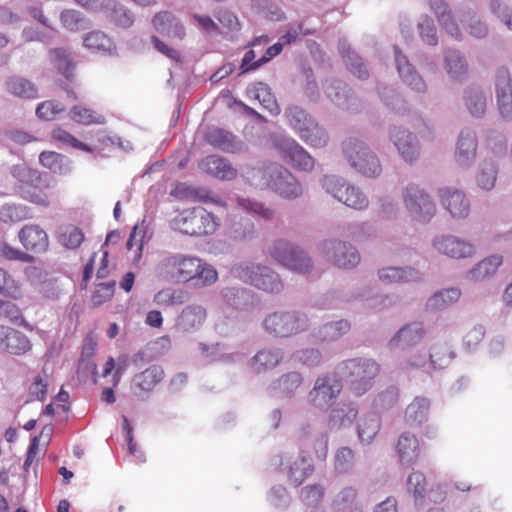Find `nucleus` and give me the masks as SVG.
Masks as SVG:
<instances>
[{
    "mask_svg": "<svg viewBox=\"0 0 512 512\" xmlns=\"http://www.w3.org/2000/svg\"><path fill=\"white\" fill-rule=\"evenodd\" d=\"M161 273L169 280L190 284L194 288L213 285L218 279L216 269L200 257L188 254H171L160 263Z\"/></svg>",
    "mask_w": 512,
    "mask_h": 512,
    "instance_id": "1",
    "label": "nucleus"
},
{
    "mask_svg": "<svg viewBox=\"0 0 512 512\" xmlns=\"http://www.w3.org/2000/svg\"><path fill=\"white\" fill-rule=\"evenodd\" d=\"M13 176L16 178V189L20 197L34 205L48 207L51 204V197L48 190L51 188V181L36 169L26 166H16L13 169Z\"/></svg>",
    "mask_w": 512,
    "mask_h": 512,
    "instance_id": "2",
    "label": "nucleus"
},
{
    "mask_svg": "<svg viewBox=\"0 0 512 512\" xmlns=\"http://www.w3.org/2000/svg\"><path fill=\"white\" fill-rule=\"evenodd\" d=\"M174 229L179 232L202 237L213 235L220 226V219L201 206L183 209L173 219Z\"/></svg>",
    "mask_w": 512,
    "mask_h": 512,
    "instance_id": "3",
    "label": "nucleus"
},
{
    "mask_svg": "<svg viewBox=\"0 0 512 512\" xmlns=\"http://www.w3.org/2000/svg\"><path fill=\"white\" fill-rule=\"evenodd\" d=\"M340 375L346 379L349 389L356 396H361L372 387L373 379L380 367L372 359H349L339 367Z\"/></svg>",
    "mask_w": 512,
    "mask_h": 512,
    "instance_id": "4",
    "label": "nucleus"
},
{
    "mask_svg": "<svg viewBox=\"0 0 512 512\" xmlns=\"http://www.w3.org/2000/svg\"><path fill=\"white\" fill-rule=\"evenodd\" d=\"M268 253L276 262L292 271L307 273L312 268V262L307 253L288 240H275L269 246Z\"/></svg>",
    "mask_w": 512,
    "mask_h": 512,
    "instance_id": "5",
    "label": "nucleus"
},
{
    "mask_svg": "<svg viewBox=\"0 0 512 512\" xmlns=\"http://www.w3.org/2000/svg\"><path fill=\"white\" fill-rule=\"evenodd\" d=\"M289 124L299 137L312 147H324L328 137L323 128L316 123L303 109L298 106L289 107L286 112Z\"/></svg>",
    "mask_w": 512,
    "mask_h": 512,
    "instance_id": "6",
    "label": "nucleus"
},
{
    "mask_svg": "<svg viewBox=\"0 0 512 512\" xmlns=\"http://www.w3.org/2000/svg\"><path fill=\"white\" fill-rule=\"evenodd\" d=\"M344 154L350 165L366 177H377L382 172L378 157L363 142L348 139L343 143Z\"/></svg>",
    "mask_w": 512,
    "mask_h": 512,
    "instance_id": "7",
    "label": "nucleus"
},
{
    "mask_svg": "<svg viewBox=\"0 0 512 512\" xmlns=\"http://www.w3.org/2000/svg\"><path fill=\"white\" fill-rule=\"evenodd\" d=\"M265 330L280 337H288L306 330L309 326L306 315L296 311H276L263 321Z\"/></svg>",
    "mask_w": 512,
    "mask_h": 512,
    "instance_id": "8",
    "label": "nucleus"
},
{
    "mask_svg": "<svg viewBox=\"0 0 512 512\" xmlns=\"http://www.w3.org/2000/svg\"><path fill=\"white\" fill-rule=\"evenodd\" d=\"M403 202L411 217L423 223L429 222L436 212L431 197L419 186L411 184L403 191Z\"/></svg>",
    "mask_w": 512,
    "mask_h": 512,
    "instance_id": "9",
    "label": "nucleus"
},
{
    "mask_svg": "<svg viewBox=\"0 0 512 512\" xmlns=\"http://www.w3.org/2000/svg\"><path fill=\"white\" fill-rule=\"evenodd\" d=\"M323 186L328 193L348 207L361 210L368 206V199L364 193L336 176H325Z\"/></svg>",
    "mask_w": 512,
    "mask_h": 512,
    "instance_id": "10",
    "label": "nucleus"
},
{
    "mask_svg": "<svg viewBox=\"0 0 512 512\" xmlns=\"http://www.w3.org/2000/svg\"><path fill=\"white\" fill-rule=\"evenodd\" d=\"M237 272L241 279L264 291L277 293L282 289L279 276L267 267L252 264L240 266Z\"/></svg>",
    "mask_w": 512,
    "mask_h": 512,
    "instance_id": "11",
    "label": "nucleus"
},
{
    "mask_svg": "<svg viewBox=\"0 0 512 512\" xmlns=\"http://www.w3.org/2000/svg\"><path fill=\"white\" fill-rule=\"evenodd\" d=\"M18 240L25 252L43 255L49 251L50 239L48 233L39 224H26L18 231Z\"/></svg>",
    "mask_w": 512,
    "mask_h": 512,
    "instance_id": "12",
    "label": "nucleus"
},
{
    "mask_svg": "<svg viewBox=\"0 0 512 512\" xmlns=\"http://www.w3.org/2000/svg\"><path fill=\"white\" fill-rule=\"evenodd\" d=\"M275 146L281 157L294 168L302 171H311L314 167V159L295 140L290 138L279 139Z\"/></svg>",
    "mask_w": 512,
    "mask_h": 512,
    "instance_id": "13",
    "label": "nucleus"
},
{
    "mask_svg": "<svg viewBox=\"0 0 512 512\" xmlns=\"http://www.w3.org/2000/svg\"><path fill=\"white\" fill-rule=\"evenodd\" d=\"M342 390V384L335 375L317 378L314 388L309 392V401L316 407L328 406Z\"/></svg>",
    "mask_w": 512,
    "mask_h": 512,
    "instance_id": "14",
    "label": "nucleus"
},
{
    "mask_svg": "<svg viewBox=\"0 0 512 512\" xmlns=\"http://www.w3.org/2000/svg\"><path fill=\"white\" fill-rule=\"evenodd\" d=\"M281 466L289 483L295 487L300 486L314 471L311 457L304 453L282 460Z\"/></svg>",
    "mask_w": 512,
    "mask_h": 512,
    "instance_id": "15",
    "label": "nucleus"
},
{
    "mask_svg": "<svg viewBox=\"0 0 512 512\" xmlns=\"http://www.w3.org/2000/svg\"><path fill=\"white\" fill-rule=\"evenodd\" d=\"M496 99L500 115L504 119L512 118V82L506 68H500L496 74Z\"/></svg>",
    "mask_w": 512,
    "mask_h": 512,
    "instance_id": "16",
    "label": "nucleus"
},
{
    "mask_svg": "<svg viewBox=\"0 0 512 512\" xmlns=\"http://www.w3.org/2000/svg\"><path fill=\"white\" fill-rule=\"evenodd\" d=\"M328 256L340 268H353L360 262L358 251L350 244L340 241H327L324 243Z\"/></svg>",
    "mask_w": 512,
    "mask_h": 512,
    "instance_id": "17",
    "label": "nucleus"
},
{
    "mask_svg": "<svg viewBox=\"0 0 512 512\" xmlns=\"http://www.w3.org/2000/svg\"><path fill=\"white\" fill-rule=\"evenodd\" d=\"M279 164L269 162L248 167L244 170L243 176L247 183L260 189L271 188L279 169Z\"/></svg>",
    "mask_w": 512,
    "mask_h": 512,
    "instance_id": "18",
    "label": "nucleus"
},
{
    "mask_svg": "<svg viewBox=\"0 0 512 512\" xmlns=\"http://www.w3.org/2000/svg\"><path fill=\"white\" fill-rule=\"evenodd\" d=\"M395 450L399 463L407 467L415 465L421 454L419 440L416 435L410 432L400 434Z\"/></svg>",
    "mask_w": 512,
    "mask_h": 512,
    "instance_id": "19",
    "label": "nucleus"
},
{
    "mask_svg": "<svg viewBox=\"0 0 512 512\" xmlns=\"http://www.w3.org/2000/svg\"><path fill=\"white\" fill-rule=\"evenodd\" d=\"M207 318V310L200 304L185 306L176 319V328L182 332H192L199 329Z\"/></svg>",
    "mask_w": 512,
    "mask_h": 512,
    "instance_id": "20",
    "label": "nucleus"
},
{
    "mask_svg": "<svg viewBox=\"0 0 512 512\" xmlns=\"http://www.w3.org/2000/svg\"><path fill=\"white\" fill-rule=\"evenodd\" d=\"M441 202L453 218H465L470 211V203L464 193L459 190L443 188L439 190Z\"/></svg>",
    "mask_w": 512,
    "mask_h": 512,
    "instance_id": "21",
    "label": "nucleus"
},
{
    "mask_svg": "<svg viewBox=\"0 0 512 512\" xmlns=\"http://www.w3.org/2000/svg\"><path fill=\"white\" fill-rule=\"evenodd\" d=\"M434 248L451 258H465L473 254V246L469 242L454 236H441L433 241Z\"/></svg>",
    "mask_w": 512,
    "mask_h": 512,
    "instance_id": "22",
    "label": "nucleus"
},
{
    "mask_svg": "<svg viewBox=\"0 0 512 512\" xmlns=\"http://www.w3.org/2000/svg\"><path fill=\"white\" fill-rule=\"evenodd\" d=\"M200 166L206 173L224 181H231L238 174L237 169L227 159L216 155L205 157Z\"/></svg>",
    "mask_w": 512,
    "mask_h": 512,
    "instance_id": "23",
    "label": "nucleus"
},
{
    "mask_svg": "<svg viewBox=\"0 0 512 512\" xmlns=\"http://www.w3.org/2000/svg\"><path fill=\"white\" fill-rule=\"evenodd\" d=\"M270 189L288 199L296 198L302 194V188L299 182L282 166H280Z\"/></svg>",
    "mask_w": 512,
    "mask_h": 512,
    "instance_id": "24",
    "label": "nucleus"
},
{
    "mask_svg": "<svg viewBox=\"0 0 512 512\" xmlns=\"http://www.w3.org/2000/svg\"><path fill=\"white\" fill-rule=\"evenodd\" d=\"M391 138L402 158L412 163L419 156V146L412 134L406 130L393 129Z\"/></svg>",
    "mask_w": 512,
    "mask_h": 512,
    "instance_id": "25",
    "label": "nucleus"
},
{
    "mask_svg": "<svg viewBox=\"0 0 512 512\" xmlns=\"http://www.w3.org/2000/svg\"><path fill=\"white\" fill-rule=\"evenodd\" d=\"M425 329L421 322H412L403 326L390 340L391 346L411 347L422 341Z\"/></svg>",
    "mask_w": 512,
    "mask_h": 512,
    "instance_id": "26",
    "label": "nucleus"
},
{
    "mask_svg": "<svg viewBox=\"0 0 512 512\" xmlns=\"http://www.w3.org/2000/svg\"><path fill=\"white\" fill-rule=\"evenodd\" d=\"M101 8L105 9L109 20L119 28L127 29L134 23L135 17L133 13L114 0L102 3Z\"/></svg>",
    "mask_w": 512,
    "mask_h": 512,
    "instance_id": "27",
    "label": "nucleus"
},
{
    "mask_svg": "<svg viewBox=\"0 0 512 512\" xmlns=\"http://www.w3.org/2000/svg\"><path fill=\"white\" fill-rule=\"evenodd\" d=\"M6 90L9 94L21 99H36L38 89L30 80L21 76H10L5 81Z\"/></svg>",
    "mask_w": 512,
    "mask_h": 512,
    "instance_id": "28",
    "label": "nucleus"
},
{
    "mask_svg": "<svg viewBox=\"0 0 512 512\" xmlns=\"http://www.w3.org/2000/svg\"><path fill=\"white\" fill-rule=\"evenodd\" d=\"M204 140L211 146L226 152H234L237 148L236 137L219 127L208 128Z\"/></svg>",
    "mask_w": 512,
    "mask_h": 512,
    "instance_id": "29",
    "label": "nucleus"
},
{
    "mask_svg": "<svg viewBox=\"0 0 512 512\" xmlns=\"http://www.w3.org/2000/svg\"><path fill=\"white\" fill-rule=\"evenodd\" d=\"M395 58L398 72L403 80L411 86L412 89L418 92L424 91L425 83L423 79L415 72L406 56L403 55L397 47H395Z\"/></svg>",
    "mask_w": 512,
    "mask_h": 512,
    "instance_id": "30",
    "label": "nucleus"
},
{
    "mask_svg": "<svg viewBox=\"0 0 512 512\" xmlns=\"http://www.w3.org/2000/svg\"><path fill=\"white\" fill-rule=\"evenodd\" d=\"M49 58L54 68L68 81H74L76 65L70 54L63 48L49 51Z\"/></svg>",
    "mask_w": 512,
    "mask_h": 512,
    "instance_id": "31",
    "label": "nucleus"
},
{
    "mask_svg": "<svg viewBox=\"0 0 512 512\" xmlns=\"http://www.w3.org/2000/svg\"><path fill=\"white\" fill-rule=\"evenodd\" d=\"M429 401L424 397H416L407 406L404 414L406 424L411 427L420 426L428 418Z\"/></svg>",
    "mask_w": 512,
    "mask_h": 512,
    "instance_id": "32",
    "label": "nucleus"
},
{
    "mask_svg": "<svg viewBox=\"0 0 512 512\" xmlns=\"http://www.w3.org/2000/svg\"><path fill=\"white\" fill-rule=\"evenodd\" d=\"M56 239L61 246L73 250L84 241V233L74 224H62L57 229Z\"/></svg>",
    "mask_w": 512,
    "mask_h": 512,
    "instance_id": "33",
    "label": "nucleus"
},
{
    "mask_svg": "<svg viewBox=\"0 0 512 512\" xmlns=\"http://www.w3.org/2000/svg\"><path fill=\"white\" fill-rule=\"evenodd\" d=\"M428 481L420 470H413L407 477V490L412 495L416 505H424L427 497Z\"/></svg>",
    "mask_w": 512,
    "mask_h": 512,
    "instance_id": "34",
    "label": "nucleus"
},
{
    "mask_svg": "<svg viewBox=\"0 0 512 512\" xmlns=\"http://www.w3.org/2000/svg\"><path fill=\"white\" fill-rule=\"evenodd\" d=\"M163 376V369L158 365H152L135 375L134 386L142 392L149 393L163 379Z\"/></svg>",
    "mask_w": 512,
    "mask_h": 512,
    "instance_id": "35",
    "label": "nucleus"
},
{
    "mask_svg": "<svg viewBox=\"0 0 512 512\" xmlns=\"http://www.w3.org/2000/svg\"><path fill=\"white\" fill-rule=\"evenodd\" d=\"M379 279L384 284L403 283L416 281L420 278L419 272L413 268L403 269L398 267H386L378 271Z\"/></svg>",
    "mask_w": 512,
    "mask_h": 512,
    "instance_id": "36",
    "label": "nucleus"
},
{
    "mask_svg": "<svg viewBox=\"0 0 512 512\" xmlns=\"http://www.w3.org/2000/svg\"><path fill=\"white\" fill-rule=\"evenodd\" d=\"M68 116L73 122L80 125H101L106 122L101 113L83 105H74L69 110Z\"/></svg>",
    "mask_w": 512,
    "mask_h": 512,
    "instance_id": "37",
    "label": "nucleus"
},
{
    "mask_svg": "<svg viewBox=\"0 0 512 512\" xmlns=\"http://www.w3.org/2000/svg\"><path fill=\"white\" fill-rule=\"evenodd\" d=\"M477 140L474 133L462 132L459 136L456 158L461 165H467L476 154Z\"/></svg>",
    "mask_w": 512,
    "mask_h": 512,
    "instance_id": "38",
    "label": "nucleus"
},
{
    "mask_svg": "<svg viewBox=\"0 0 512 512\" xmlns=\"http://www.w3.org/2000/svg\"><path fill=\"white\" fill-rule=\"evenodd\" d=\"M190 298L188 291L183 288H164L154 295V302L161 307L182 305Z\"/></svg>",
    "mask_w": 512,
    "mask_h": 512,
    "instance_id": "39",
    "label": "nucleus"
},
{
    "mask_svg": "<svg viewBox=\"0 0 512 512\" xmlns=\"http://www.w3.org/2000/svg\"><path fill=\"white\" fill-rule=\"evenodd\" d=\"M282 358L283 354L279 349H262L252 358L251 365L256 372H262L277 366Z\"/></svg>",
    "mask_w": 512,
    "mask_h": 512,
    "instance_id": "40",
    "label": "nucleus"
},
{
    "mask_svg": "<svg viewBox=\"0 0 512 512\" xmlns=\"http://www.w3.org/2000/svg\"><path fill=\"white\" fill-rule=\"evenodd\" d=\"M351 325L347 320L332 321L321 326L317 331V338L322 342L336 341L348 333Z\"/></svg>",
    "mask_w": 512,
    "mask_h": 512,
    "instance_id": "41",
    "label": "nucleus"
},
{
    "mask_svg": "<svg viewBox=\"0 0 512 512\" xmlns=\"http://www.w3.org/2000/svg\"><path fill=\"white\" fill-rule=\"evenodd\" d=\"M83 45L87 49L98 52L111 53L115 50V46L111 38L99 30L91 31L85 34L83 38Z\"/></svg>",
    "mask_w": 512,
    "mask_h": 512,
    "instance_id": "42",
    "label": "nucleus"
},
{
    "mask_svg": "<svg viewBox=\"0 0 512 512\" xmlns=\"http://www.w3.org/2000/svg\"><path fill=\"white\" fill-rule=\"evenodd\" d=\"M39 163L55 174H67L70 167L65 156L55 151H43L39 155Z\"/></svg>",
    "mask_w": 512,
    "mask_h": 512,
    "instance_id": "43",
    "label": "nucleus"
},
{
    "mask_svg": "<svg viewBox=\"0 0 512 512\" xmlns=\"http://www.w3.org/2000/svg\"><path fill=\"white\" fill-rule=\"evenodd\" d=\"M336 505L348 512H363V506L358 501V492L355 487H344L336 496Z\"/></svg>",
    "mask_w": 512,
    "mask_h": 512,
    "instance_id": "44",
    "label": "nucleus"
},
{
    "mask_svg": "<svg viewBox=\"0 0 512 512\" xmlns=\"http://www.w3.org/2000/svg\"><path fill=\"white\" fill-rule=\"evenodd\" d=\"M502 263V257L492 255L479 262L471 271V277L476 281L484 280L493 275Z\"/></svg>",
    "mask_w": 512,
    "mask_h": 512,
    "instance_id": "45",
    "label": "nucleus"
},
{
    "mask_svg": "<svg viewBox=\"0 0 512 512\" xmlns=\"http://www.w3.org/2000/svg\"><path fill=\"white\" fill-rule=\"evenodd\" d=\"M357 413V409L352 404H343L332 410L329 423L334 428L350 425L355 420Z\"/></svg>",
    "mask_w": 512,
    "mask_h": 512,
    "instance_id": "46",
    "label": "nucleus"
},
{
    "mask_svg": "<svg viewBox=\"0 0 512 512\" xmlns=\"http://www.w3.org/2000/svg\"><path fill=\"white\" fill-rule=\"evenodd\" d=\"M380 419L376 414L362 417L358 422V436L362 442L370 443L378 434Z\"/></svg>",
    "mask_w": 512,
    "mask_h": 512,
    "instance_id": "47",
    "label": "nucleus"
},
{
    "mask_svg": "<svg viewBox=\"0 0 512 512\" xmlns=\"http://www.w3.org/2000/svg\"><path fill=\"white\" fill-rule=\"evenodd\" d=\"M429 3L437 16L440 25H442L451 35H457L458 28L453 22L448 5L443 0H429Z\"/></svg>",
    "mask_w": 512,
    "mask_h": 512,
    "instance_id": "48",
    "label": "nucleus"
},
{
    "mask_svg": "<svg viewBox=\"0 0 512 512\" xmlns=\"http://www.w3.org/2000/svg\"><path fill=\"white\" fill-rule=\"evenodd\" d=\"M31 343L26 335L12 329L8 339L5 342L4 349L10 354L20 355L29 351Z\"/></svg>",
    "mask_w": 512,
    "mask_h": 512,
    "instance_id": "49",
    "label": "nucleus"
},
{
    "mask_svg": "<svg viewBox=\"0 0 512 512\" xmlns=\"http://www.w3.org/2000/svg\"><path fill=\"white\" fill-rule=\"evenodd\" d=\"M214 16L225 33H236L241 30V22L232 10L220 7L215 11Z\"/></svg>",
    "mask_w": 512,
    "mask_h": 512,
    "instance_id": "50",
    "label": "nucleus"
},
{
    "mask_svg": "<svg viewBox=\"0 0 512 512\" xmlns=\"http://www.w3.org/2000/svg\"><path fill=\"white\" fill-rule=\"evenodd\" d=\"M461 296L458 288L444 289L435 293L429 300L428 306L433 309H444L447 306L457 302Z\"/></svg>",
    "mask_w": 512,
    "mask_h": 512,
    "instance_id": "51",
    "label": "nucleus"
},
{
    "mask_svg": "<svg viewBox=\"0 0 512 512\" xmlns=\"http://www.w3.org/2000/svg\"><path fill=\"white\" fill-rule=\"evenodd\" d=\"M453 358L454 354L446 344H436L431 348L430 362L435 369L446 368Z\"/></svg>",
    "mask_w": 512,
    "mask_h": 512,
    "instance_id": "52",
    "label": "nucleus"
},
{
    "mask_svg": "<svg viewBox=\"0 0 512 512\" xmlns=\"http://www.w3.org/2000/svg\"><path fill=\"white\" fill-rule=\"evenodd\" d=\"M51 138L53 141L67 147H71L78 150H90L88 144H85L78 140L66 129L57 126L51 130Z\"/></svg>",
    "mask_w": 512,
    "mask_h": 512,
    "instance_id": "53",
    "label": "nucleus"
},
{
    "mask_svg": "<svg viewBox=\"0 0 512 512\" xmlns=\"http://www.w3.org/2000/svg\"><path fill=\"white\" fill-rule=\"evenodd\" d=\"M255 98L270 114L278 115L280 113V107L266 84L259 83L257 85L255 89Z\"/></svg>",
    "mask_w": 512,
    "mask_h": 512,
    "instance_id": "54",
    "label": "nucleus"
},
{
    "mask_svg": "<svg viewBox=\"0 0 512 512\" xmlns=\"http://www.w3.org/2000/svg\"><path fill=\"white\" fill-rule=\"evenodd\" d=\"M65 111V105L58 100H46L38 104L36 115L38 118L46 121L56 119Z\"/></svg>",
    "mask_w": 512,
    "mask_h": 512,
    "instance_id": "55",
    "label": "nucleus"
},
{
    "mask_svg": "<svg viewBox=\"0 0 512 512\" xmlns=\"http://www.w3.org/2000/svg\"><path fill=\"white\" fill-rule=\"evenodd\" d=\"M0 257L8 261H18L21 263H33L35 261L34 256L7 242L0 243Z\"/></svg>",
    "mask_w": 512,
    "mask_h": 512,
    "instance_id": "56",
    "label": "nucleus"
},
{
    "mask_svg": "<svg viewBox=\"0 0 512 512\" xmlns=\"http://www.w3.org/2000/svg\"><path fill=\"white\" fill-rule=\"evenodd\" d=\"M445 60L447 71L452 78L459 79L466 74V62L457 51H449L445 57Z\"/></svg>",
    "mask_w": 512,
    "mask_h": 512,
    "instance_id": "57",
    "label": "nucleus"
},
{
    "mask_svg": "<svg viewBox=\"0 0 512 512\" xmlns=\"http://www.w3.org/2000/svg\"><path fill=\"white\" fill-rule=\"evenodd\" d=\"M0 293L18 299L21 297L19 283L3 268L0 267Z\"/></svg>",
    "mask_w": 512,
    "mask_h": 512,
    "instance_id": "58",
    "label": "nucleus"
},
{
    "mask_svg": "<svg viewBox=\"0 0 512 512\" xmlns=\"http://www.w3.org/2000/svg\"><path fill=\"white\" fill-rule=\"evenodd\" d=\"M237 203L239 207L249 213L256 214L265 220H270L274 216V211L266 207L263 203L254 201L250 198H238Z\"/></svg>",
    "mask_w": 512,
    "mask_h": 512,
    "instance_id": "59",
    "label": "nucleus"
},
{
    "mask_svg": "<svg viewBox=\"0 0 512 512\" xmlns=\"http://www.w3.org/2000/svg\"><path fill=\"white\" fill-rule=\"evenodd\" d=\"M62 25L70 31H78L84 28L85 19L82 14L74 9H66L60 15Z\"/></svg>",
    "mask_w": 512,
    "mask_h": 512,
    "instance_id": "60",
    "label": "nucleus"
},
{
    "mask_svg": "<svg viewBox=\"0 0 512 512\" xmlns=\"http://www.w3.org/2000/svg\"><path fill=\"white\" fill-rule=\"evenodd\" d=\"M1 218L6 221L18 222L27 218L29 216V209L25 205H6L2 207L0 211Z\"/></svg>",
    "mask_w": 512,
    "mask_h": 512,
    "instance_id": "61",
    "label": "nucleus"
},
{
    "mask_svg": "<svg viewBox=\"0 0 512 512\" xmlns=\"http://www.w3.org/2000/svg\"><path fill=\"white\" fill-rule=\"evenodd\" d=\"M466 105L474 116H481L486 110V98L482 92L471 90L466 96Z\"/></svg>",
    "mask_w": 512,
    "mask_h": 512,
    "instance_id": "62",
    "label": "nucleus"
},
{
    "mask_svg": "<svg viewBox=\"0 0 512 512\" xmlns=\"http://www.w3.org/2000/svg\"><path fill=\"white\" fill-rule=\"evenodd\" d=\"M115 291V282L99 283L96 285L95 291L91 297L93 306H100L110 300Z\"/></svg>",
    "mask_w": 512,
    "mask_h": 512,
    "instance_id": "63",
    "label": "nucleus"
},
{
    "mask_svg": "<svg viewBox=\"0 0 512 512\" xmlns=\"http://www.w3.org/2000/svg\"><path fill=\"white\" fill-rule=\"evenodd\" d=\"M353 457H354V455L350 448H348V447L340 448L337 451L336 457H335V469L339 473H342V474L347 473L352 466Z\"/></svg>",
    "mask_w": 512,
    "mask_h": 512,
    "instance_id": "64",
    "label": "nucleus"
}]
</instances>
